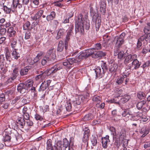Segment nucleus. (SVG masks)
Masks as SVG:
<instances>
[{"instance_id":"obj_27","label":"nucleus","mask_w":150,"mask_h":150,"mask_svg":"<svg viewBox=\"0 0 150 150\" xmlns=\"http://www.w3.org/2000/svg\"><path fill=\"white\" fill-rule=\"evenodd\" d=\"M4 53L5 55L6 58L7 60L9 61V62H10V61L9 59L11 54L8 48L6 47L5 49Z\"/></svg>"},{"instance_id":"obj_7","label":"nucleus","mask_w":150,"mask_h":150,"mask_svg":"<svg viewBox=\"0 0 150 150\" xmlns=\"http://www.w3.org/2000/svg\"><path fill=\"white\" fill-rule=\"evenodd\" d=\"M18 0H13L12 2V5L11 8H9L7 6L3 5V8L2 9L3 10L4 12L6 14H9L12 11L13 12L15 11V8L17 6V4L18 2Z\"/></svg>"},{"instance_id":"obj_26","label":"nucleus","mask_w":150,"mask_h":150,"mask_svg":"<svg viewBox=\"0 0 150 150\" xmlns=\"http://www.w3.org/2000/svg\"><path fill=\"white\" fill-rule=\"evenodd\" d=\"M106 4L105 1H102L100 2V11L102 13H105V11Z\"/></svg>"},{"instance_id":"obj_29","label":"nucleus","mask_w":150,"mask_h":150,"mask_svg":"<svg viewBox=\"0 0 150 150\" xmlns=\"http://www.w3.org/2000/svg\"><path fill=\"white\" fill-rule=\"evenodd\" d=\"M8 33L9 34V36L10 37H13L14 36L16 33V31L14 30L13 28V27H11L9 28L7 31Z\"/></svg>"},{"instance_id":"obj_2","label":"nucleus","mask_w":150,"mask_h":150,"mask_svg":"<svg viewBox=\"0 0 150 150\" xmlns=\"http://www.w3.org/2000/svg\"><path fill=\"white\" fill-rule=\"evenodd\" d=\"M5 134L2 140L4 142L5 146H8L11 142L18 141L21 136L16 132H12L10 129H7L4 131Z\"/></svg>"},{"instance_id":"obj_11","label":"nucleus","mask_w":150,"mask_h":150,"mask_svg":"<svg viewBox=\"0 0 150 150\" xmlns=\"http://www.w3.org/2000/svg\"><path fill=\"white\" fill-rule=\"evenodd\" d=\"M95 72L96 74V78L99 79L102 78L104 75L105 71H104L102 69H101L100 67H97L95 69Z\"/></svg>"},{"instance_id":"obj_64","label":"nucleus","mask_w":150,"mask_h":150,"mask_svg":"<svg viewBox=\"0 0 150 150\" xmlns=\"http://www.w3.org/2000/svg\"><path fill=\"white\" fill-rule=\"evenodd\" d=\"M5 96L4 94L2 93L0 95V102L5 101Z\"/></svg>"},{"instance_id":"obj_14","label":"nucleus","mask_w":150,"mask_h":150,"mask_svg":"<svg viewBox=\"0 0 150 150\" xmlns=\"http://www.w3.org/2000/svg\"><path fill=\"white\" fill-rule=\"evenodd\" d=\"M44 12V10L42 9L39 10L33 16H31V19L33 21H37L41 17Z\"/></svg>"},{"instance_id":"obj_22","label":"nucleus","mask_w":150,"mask_h":150,"mask_svg":"<svg viewBox=\"0 0 150 150\" xmlns=\"http://www.w3.org/2000/svg\"><path fill=\"white\" fill-rule=\"evenodd\" d=\"M16 122L18 124V126H19L21 128H23L25 124V122L23 118L21 117L18 118Z\"/></svg>"},{"instance_id":"obj_31","label":"nucleus","mask_w":150,"mask_h":150,"mask_svg":"<svg viewBox=\"0 0 150 150\" xmlns=\"http://www.w3.org/2000/svg\"><path fill=\"white\" fill-rule=\"evenodd\" d=\"M64 45L62 41H60L58 45L57 50L59 52H62L64 49Z\"/></svg>"},{"instance_id":"obj_34","label":"nucleus","mask_w":150,"mask_h":150,"mask_svg":"<svg viewBox=\"0 0 150 150\" xmlns=\"http://www.w3.org/2000/svg\"><path fill=\"white\" fill-rule=\"evenodd\" d=\"M101 98L99 96L95 95L93 97L92 100L93 101L97 103V104L100 103L101 102Z\"/></svg>"},{"instance_id":"obj_16","label":"nucleus","mask_w":150,"mask_h":150,"mask_svg":"<svg viewBox=\"0 0 150 150\" xmlns=\"http://www.w3.org/2000/svg\"><path fill=\"white\" fill-rule=\"evenodd\" d=\"M84 99V97L83 95L78 96V98H76L75 100L73 101V105L75 106L83 103Z\"/></svg>"},{"instance_id":"obj_46","label":"nucleus","mask_w":150,"mask_h":150,"mask_svg":"<svg viewBox=\"0 0 150 150\" xmlns=\"http://www.w3.org/2000/svg\"><path fill=\"white\" fill-rule=\"evenodd\" d=\"M91 141L93 145L96 146L97 143V137L93 136L91 138Z\"/></svg>"},{"instance_id":"obj_38","label":"nucleus","mask_w":150,"mask_h":150,"mask_svg":"<svg viewBox=\"0 0 150 150\" xmlns=\"http://www.w3.org/2000/svg\"><path fill=\"white\" fill-rule=\"evenodd\" d=\"M33 83V81L30 80H28L26 81L24 83L25 85V87L27 88H30L32 87Z\"/></svg>"},{"instance_id":"obj_50","label":"nucleus","mask_w":150,"mask_h":150,"mask_svg":"<svg viewBox=\"0 0 150 150\" xmlns=\"http://www.w3.org/2000/svg\"><path fill=\"white\" fill-rule=\"evenodd\" d=\"M62 1V0H59L58 1L54 2V6L59 7H62L63 6V5L60 3V2H61Z\"/></svg>"},{"instance_id":"obj_19","label":"nucleus","mask_w":150,"mask_h":150,"mask_svg":"<svg viewBox=\"0 0 150 150\" xmlns=\"http://www.w3.org/2000/svg\"><path fill=\"white\" fill-rule=\"evenodd\" d=\"M137 55H134L132 56L131 54H129L128 55L126 58L125 59L124 61V63L126 64H127L131 62L135 58H137Z\"/></svg>"},{"instance_id":"obj_54","label":"nucleus","mask_w":150,"mask_h":150,"mask_svg":"<svg viewBox=\"0 0 150 150\" xmlns=\"http://www.w3.org/2000/svg\"><path fill=\"white\" fill-rule=\"evenodd\" d=\"M6 31V29L5 28H1L0 30V35H5Z\"/></svg>"},{"instance_id":"obj_10","label":"nucleus","mask_w":150,"mask_h":150,"mask_svg":"<svg viewBox=\"0 0 150 150\" xmlns=\"http://www.w3.org/2000/svg\"><path fill=\"white\" fill-rule=\"evenodd\" d=\"M150 37V33H149L146 35L141 36L138 40L137 47L138 48H140L142 45V42L144 39L147 41V39H149Z\"/></svg>"},{"instance_id":"obj_37","label":"nucleus","mask_w":150,"mask_h":150,"mask_svg":"<svg viewBox=\"0 0 150 150\" xmlns=\"http://www.w3.org/2000/svg\"><path fill=\"white\" fill-rule=\"evenodd\" d=\"M65 107L67 111H70L72 109L71 105L69 101H67L65 104Z\"/></svg>"},{"instance_id":"obj_13","label":"nucleus","mask_w":150,"mask_h":150,"mask_svg":"<svg viewBox=\"0 0 150 150\" xmlns=\"http://www.w3.org/2000/svg\"><path fill=\"white\" fill-rule=\"evenodd\" d=\"M51 82V81L50 80L44 81L40 85L39 91H41L42 90L43 91L46 90L48 88V86Z\"/></svg>"},{"instance_id":"obj_32","label":"nucleus","mask_w":150,"mask_h":150,"mask_svg":"<svg viewBox=\"0 0 150 150\" xmlns=\"http://www.w3.org/2000/svg\"><path fill=\"white\" fill-rule=\"evenodd\" d=\"M16 50H13L11 54L13 58L15 59H17L20 57V56L19 54L16 52Z\"/></svg>"},{"instance_id":"obj_59","label":"nucleus","mask_w":150,"mask_h":150,"mask_svg":"<svg viewBox=\"0 0 150 150\" xmlns=\"http://www.w3.org/2000/svg\"><path fill=\"white\" fill-rule=\"evenodd\" d=\"M40 73H41L39 75H37L35 79L36 80H38L39 79H40L42 77V76L44 74V73H45V71L43 72L42 71H40Z\"/></svg>"},{"instance_id":"obj_55","label":"nucleus","mask_w":150,"mask_h":150,"mask_svg":"<svg viewBox=\"0 0 150 150\" xmlns=\"http://www.w3.org/2000/svg\"><path fill=\"white\" fill-rule=\"evenodd\" d=\"M96 51V50H100L101 49V45L100 43H97L95 44V47L93 48Z\"/></svg>"},{"instance_id":"obj_40","label":"nucleus","mask_w":150,"mask_h":150,"mask_svg":"<svg viewBox=\"0 0 150 150\" xmlns=\"http://www.w3.org/2000/svg\"><path fill=\"white\" fill-rule=\"evenodd\" d=\"M96 51L94 48L89 49L87 50L86 52L87 53V57H89L91 55L92 56L93 54L95 53V52Z\"/></svg>"},{"instance_id":"obj_41","label":"nucleus","mask_w":150,"mask_h":150,"mask_svg":"<svg viewBox=\"0 0 150 150\" xmlns=\"http://www.w3.org/2000/svg\"><path fill=\"white\" fill-rule=\"evenodd\" d=\"M146 101L143 100L139 102L137 105V107L138 109H141L144 105H145L146 103Z\"/></svg>"},{"instance_id":"obj_21","label":"nucleus","mask_w":150,"mask_h":150,"mask_svg":"<svg viewBox=\"0 0 150 150\" xmlns=\"http://www.w3.org/2000/svg\"><path fill=\"white\" fill-rule=\"evenodd\" d=\"M105 53L103 52L102 51H99L93 54L92 55V57L95 58H100L105 56Z\"/></svg>"},{"instance_id":"obj_63","label":"nucleus","mask_w":150,"mask_h":150,"mask_svg":"<svg viewBox=\"0 0 150 150\" xmlns=\"http://www.w3.org/2000/svg\"><path fill=\"white\" fill-rule=\"evenodd\" d=\"M114 140H120L121 137L120 134H117L113 137Z\"/></svg>"},{"instance_id":"obj_51","label":"nucleus","mask_w":150,"mask_h":150,"mask_svg":"<svg viewBox=\"0 0 150 150\" xmlns=\"http://www.w3.org/2000/svg\"><path fill=\"white\" fill-rule=\"evenodd\" d=\"M17 40H13L11 44V47L14 49V50H17L16 49V47Z\"/></svg>"},{"instance_id":"obj_17","label":"nucleus","mask_w":150,"mask_h":150,"mask_svg":"<svg viewBox=\"0 0 150 150\" xmlns=\"http://www.w3.org/2000/svg\"><path fill=\"white\" fill-rule=\"evenodd\" d=\"M150 130V127H147L145 126L143 127L140 131V133L143 134L141 137H145L149 133Z\"/></svg>"},{"instance_id":"obj_48","label":"nucleus","mask_w":150,"mask_h":150,"mask_svg":"<svg viewBox=\"0 0 150 150\" xmlns=\"http://www.w3.org/2000/svg\"><path fill=\"white\" fill-rule=\"evenodd\" d=\"M121 139H124L126 137V133L125 130L124 129H121L120 134Z\"/></svg>"},{"instance_id":"obj_5","label":"nucleus","mask_w":150,"mask_h":150,"mask_svg":"<svg viewBox=\"0 0 150 150\" xmlns=\"http://www.w3.org/2000/svg\"><path fill=\"white\" fill-rule=\"evenodd\" d=\"M69 146V143L66 138L63 139V141H59L55 144L54 146L55 150H65Z\"/></svg>"},{"instance_id":"obj_61","label":"nucleus","mask_w":150,"mask_h":150,"mask_svg":"<svg viewBox=\"0 0 150 150\" xmlns=\"http://www.w3.org/2000/svg\"><path fill=\"white\" fill-rule=\"evenodd\" d=\"M80 54L81 55L82 57L83 58H84L86 57H87V53L86 52H81L80 53Z\"/></svg>"},{"instance_id":"obj_52","label":"nucleus","mask_w":150,"mask_h":150,"mask_svg":"<svg viewBox=\"0 0 150 150\" xmlns=\"http://www.w3.org/2000/svg\"><path fill=\"white\" fill-rule=\"evenodd\" d=\"M129 115L131 116L130 119L132 120H138L136 115L135 113L133 114H130Z\"/></svg>"},{"instance_id":"obj_43","label":"nucleus","mask_w":150,"mask_h":150,"mask_svg":"<svg viewBox=\"0 0 150 150\" xmlns=\"http://www.w3.org/2000/svg\"><path fill=\"white\" fill-rule=\"evenodd\" d=\"M117 55H118V58L119 59H121L122 57H125L127 55L126 53H124V52L121 51L119 52Z\"/></svg>"},{"instance_id":"obj_62","label":"nucleus","mask_w":150,"mask_h":150,"mask_svg":"<svg viewBox=\"0 0 150 150\" xmlns=\"http://www.w3.org/2000/svg\"><path fill=\"white\" fill-rule=\"evenodd\" d=\"M129 115H130V114L129 112H127V110L126 109H125L122 114V115L123 117H125Z\"/></svg>"},{"instance_id":"obj_35","label":"nucleus","mask_w":150,"mask_h":150,"mask_svg":"<svg viewBox=\"0 0 150 150\" xmlns=\"http://www.w3.org/2000/svg\"><path fill=\"white\" fill-rule=\"evenodd\" d=\"M144 31L145 33L144 35H146L149 33L148 32H150V22L147 23V25L145 26L144 28Z\"/></svg>"},{"instance_id":"obj_23","label":"nucleus","mask_w":150,"mask_h":150,"mask_svg":"<svg viewBox=\"0 0 150 150\" xmlns=\"http://www.w3.org/2000/svg\"><path fill=\"white\" fill-rule=\"evenodd\" d=\"M127 77V75L124 74L122 76L118 77L116 81V83L119 85L121 84L124 80L125 78H126Z\"/></svg>"},{"instance_id":"obj_18","label":"nucleus","mask_w":150,"mask_h":150,"mask_svg":"<svg viewBox=\"0 0 150 150\" xmlns=\"http://www.w3.org/2000/svg\"><path fill=\"white\" fill-rule=\"evenodd\" d=\"M101 140L103 147L105 149L108 146V144L110 142L109 136L106 135L105 137L102 138Z\"/></svg>"},{"instance_id":"obj_33","label":"nucleus","mask_w":150,"mask_h":150,"mask_svg":"<svg viewBox=\"0 0 150 150\" xmlns=\"http://www.w3.org/2000/svg\"><path fill=\"white\" fill-rule=\"evenodd\" d=\"M5 61V58L3 54H1L0 55V69H2L4 64V62Z\"/></svg>"},{"instance_id":"obj_45","label":"nucleus","mask_w":150,"mask_h":150,"mask_svg":"<svg viewBox=\"0 0 150 150\" xmlns=\"http://www.w3.org/2000/svg\"><path fill=\"white\" fill-rule=\"evenodd\" d=\"M30 23L29 21H27L23 25V27L24 30H30Z\"/></svg>"},{"instance_id":"obj_3","label":"nucleus","mask_w":150,"mask_h":150,"mask_svg":"<svg viewBox=\"0 0 150 150\" xmlns=\"http://www.w3.org/2000/svg\"><path fill=\"white\" fill-rule=\"evenodd\" d=\"M55 51L54 48H51L47 52L46 54L42 60L41 64L43 66L47 64L50 65L56 62Z\"/></svg>"},{"instance_id":"obj_25","label":"nucleus","mask_w":150,"mask_h":150,"mask_svg":"<svg viewBox=\"0 0 150 150\" xmlns=\"http://www.w3.org/2000/svg\"><path fill=\"white\" fill-rule=\"evenodd\" d=\"M118 65L117 64L113 63L111 64L109 68V71L111 72H115L116 71Z\"/></svg>"},{"instance_id":"obj_12","label":"nucleus","mask_w":150,"mask_h":150,"mask_svg":"<svg viewBox=\"0 0 150 150\" xmlns=\"http://www.w3.org/2000/svg\"><path fill=\"white\" fill-rule=\"evenodd\" d=\"M131 98V96L128 95H126L124 96V97L122 98L119 102H117V103L119 105V106L122 108V107L121 104H124L127 102L129 99Z\"/></svg>"},{"instance_id":"obj_42","label":"nucleus","mask_w":150,"mask_h":150,"mask_svg":"<svg viewBox=\"0 0 150 150\" xmlns=\"http://www.w3.org/2000/svg\"><path fill=\"white\" fill-rule=\"evenodd\" d=\"M90 130L88 129L86 131L85 130L84 133V136L83 139V141L84 142H86L88 140V134L89 133Z\"/></svg>"},{"instance_id":"obj_58","label":"nucleus","mask_w":150,"mask_h":150,"mask_svg":"<svg viewBox=\"0 0 150 150\" xmlns=\"http://www.w3.org/2000/svg\"><path fill=\"white\" fill-rule=\"evenodd\" d=\"M136 115L137 118H138V120L141 119L143 117V114L142 112H138L137 113H135Z\"/></svg>"},{"instance_id":"obj_60","label":"nucleus","mask_w":150,"mask_h":150,"mask_svg":"<svg viewBox=\"0 0 150 150\" xmlns=\"http://www.w3.org/2000/svg\"><path fill=\"white\" fill-rule=\"evenodd\" d=\"M35 118L37 120L41 121L42 120V117L39 115L36 114L35 115Z\"/></svg>"},{"instance_id":"obj_49","label":"nucleus","mask_w":150,"mask_h":150,"mask_svg":"<svg viewBox=\"0 0 150 150\" xmlns=\"http://www.w3.org/2000/svg\"><path fill=\"white\" fill-rule=\"evenodd\" d=\"M101 69H102L103 70L105 71L106 72L108 69L107 65L106 63L104 62H102L101 64Z\"/></svg>"},{"instance_id":"obj_57","label":"nucleus","mask_w":150,"mask_h":150,"mask_svg":"<svg viewBox=\"0 0 150 150\" xmlns=\"http://www.w3.org/2000/svg\"><path fill=\"white\" fill-rule=\"evenodd\" d=\"M119 0H108V3H110L112 5H113V3H114L115 4H117Z\"/></svg>"},{"instance_id":"obj_39","label":"nucleus","mask_w":150,"mask_h":150,"mask_svg":"<svg viewBox=\"0 0 150 150\" xmlns=\"http://www.w3.org/2000/svg\"><path fill=\"white\" fill-rule=\"evenodd\" d=\"M28 70L27 67H25L21 69L20 71V74L23 76L27 74Z\"/></svg>"},{"instance_id":"obj_30","label":"nucleus","mask_w":150,"mask_h":150,"mask_svg":"<svg viewBox=\"0 0 150 150\" xmlns=\"http://www.w3.org/2000/svg\"><path fill=\"white\" fill-rule=\"evenodd\" d=\"M65 31V30L63 29H60L58 32L56 38V39H58L60 38L63 35Z\"/></svg>"},{"instance_id":"obj_20","label":"nucleus","mask_w":150,"mask_h":150,"mask_svg":"<svg viewBox=\"0 0 150 150\" xmlns=\"http://www.w3.org/2000/svg\"><path fill=\"white\" fill-rule=\"evenodd\" d=\"M132 64V66L134 67V68L132 69V70H133L138 69L141 63L137 59L135 58L133 60Z\"/></svg>"},{"instance_id":"obj_4","label":"nucleus","mask_w":150,"mask_h":150,"mask_svg":"<svg viewBox=\"0 0 150 150\" xmlns=\"http://www.w3.org/2000/svg\"><path fill=\"white\" fill-rule=\"evenodd\" d=\"M83 58L79 53L76 56V58H69L65 60L63 62V64L65 66L70 68L72 67V65L74 63H76L81 61Z\"/></svg>"},{"instance_id":"obj_15","label":"nucleus","mask_w":150,"mask_h":150,"mask_svg":"<svg viewBox=\"0 0 150 150\" xmlns=\"http://www.w3.org/2000/svg\"><path fill=\"white\" fill-rule=\"evenodd\" d=\"M17 90L20 93L23 94L27 91L26 88L24 83H20L17 87Z\"/></svg>"},{"instance_id":"obj_28","label":"nucleus","mask_w":150,"mask_h":150,"mask_svg":"<svg viewBox=\"0 0 150 150\" xmlns=\"http://www.w3.org/2000/svg\"><path fill=\"white\" fill-rule=\"evenodd\" d=\"M71 37V33L69 32H67L66 36V39L65 40V49H67V46L68 45V41L69 40Z\"/></svg>"},{"instance_id":"obj_36","label":"nucleus","mask_w":150,"mask_h":150,"mask_svg":"<svg viewBox=\"0 0 150 150\" xmlns=\"http://www.w3.org/2000/svg\"><path fill=\"white\" fill-rule=\"evenodd\" d=\"M94 117L93 115L91 113L86 115L83 118L84 121L92 119Z\"/></svg>"},{"instance_id":"obj_56","label":"nucleus","mask_w":150,"mask_h":150,"mask_svg":"<svg viewBox=\"0 0 150 150\" xmlns=\"http://www.w3.org/2000/svg\"><path fill=\"white\" fill-rule=\"evenodd\" d=\"M31 36V34L29 30L25 32V39H29Z\"/></svg>"},{"instance_id":"obj_47","label":"nucleus","mask_w":150,"mask_h":150,"mask_svg":"<svg viewBox=\"0 0 150 150\" xmlns=\"http://www.w3.org/2000/svg\"><path fill=\"white\" fill-rule=\"evenodd\" d=\"M138 98L140 99L144 98L146 96L145 93L142 92H140L137 94Z\"/></svg>"},{"instance_id":"obj_24","label":"nucleus","mask_w":150,"mask_h":150,"mask_svg":"<svg viewBox=\"0 0 150 150\" xmlns=\"http://www.w3.org/2000/svg\"><path fill=\"white\" fill-rule=\"evenodd\" d=\"M56 13L54 11H53L51 12L50 14L47 16L46 19L49 21L53 20L55 17Z\"/></svg>"},{"instance_id":"obj_6","label":"nucleus","mask_w":150,"mask_h":150,"mask_svg":"<svg viewBox=\"0 0 150 150\" xmlns=\"http://www.w3.org/2000/svg\"><path fill=\"white\" fill-rule=\"evenodd\" d=\"M62 68L61 64H58L54 65L51 68L46 70L45 72L47 75L49 76L50 74L53 75L57 71L59 70Z\"/></svg>"},{"instance_id":"obj_53","label":"nucleus","mask_w":150,"mask_h":150,"mask_svg":"<svg viewBox=\"0 0 150 150\" xmlns=\"http://www.w3.org/2000/svg\"><path fill=\"white\" fill-rule=\"evenodd\" d=\"M115 142L114 143V145L118 148L120 145V140H114Z\"/></svg>"},{"instance_id":"obj_44","label":"nucleus","mask_w":150,"mask_h":150,"mask_svg":"<svg viewBox=\"0 0 150 150\" xmlns=\"http://www.w3.org/2000/svg\"><path fill=\"white\" fill-rule=\"evenodd\" d=\"M47 150H53L51 140H48L47 142Z\"/></svg>"},{"instance_id":"obj_9","label":"nucleus","mask_w":150,"mask_h":150,"mask_svg":"<svg viewBox=\"0 0 150 150\" xmlns=\"http://www.w3.org/2000/svg\"><path fill=\"white\" fill-rule=\"evenodd\" d=\"M92 21L93 22L96 23V30L98 31L100 26L101 21L98 13H96L93 15Z\"/></svg>"},{"instance_id":"obj_1","label":"nucleus","mask_w":150,"mask_h":150,"mask_svg":"<svg viewBox=\"0 0 150 150\" xmlns=\"http://www.w3.org/2000/svg\"><path fill=\"white\" fill-rule=\"evenodd\" d=\"M83 16L81 14H79L78 18L76 20L75 25V31L76 33L80 32L83 33L84 32V28L88 30L90 27L89 20L87 19L88 16H85V19L82 18Z\"/></svg>"},{"instance_id":"obj_8","label":"nucleus","mask_w":150,"mask_h":150,"mask_svg":"<svg viewBox=\"0 0 150 150\" xmlns=\"http://www.w3.org/2000/svg\"><path fill=\"white\" fill-rule=\"evenodd\" d=\"M125 36V33L123 32L122 33L119 37H116L115 39V40L116 41V46L119 47L124 43V38Z\"/></svg>"}]
</instances>
